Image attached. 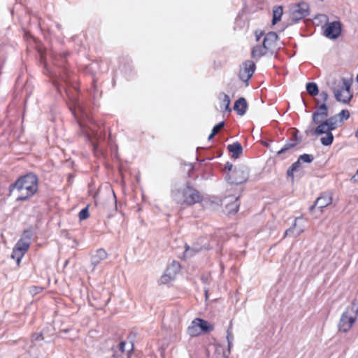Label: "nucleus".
I'll list each match as a JSON object with an SVG mask.
<instances>
[{
  "instance_id": "31",
  "label": "nucleus",
  "mask_w": 358,
  "mask_h": 358,
  "mask_svg": "<svg viewBox=\"0 0 358 358\" xmlns=\"http://www.w3.org/2000/svg\"><path fill=\"white\" fill-rule=\"evenodd\" d=\"M299 159L300 162L311 163L314 160V157L313 155L303 154L299 156Z\"/></svg>"
},
{
  "instance_id": "26",
  "label": "nucleus",
  "mask_w": 358,
  "mask_h": 358,
  "mask_svg": "<svg viewBox=\"0 0 358 358\" xmlns=\"http://www.w3.org/2000/svg\"><path fill=\"white\" fill-rule=\"evenodd\" d=\"M133 350H134V345L131 343L130 349L127 350L126 354L123 355V354L120 353L119 351L114 350L113 354L112 355V358H129Z\"/></svg>"
},
{
  "instance_id": "49",
  "label": "nucleus",
  "mask_w": 358,
  "mask_h": 358,
  "mask_svg": "<svg viewBox=\"0 0 358 358\" xmlns=\"http://www.w3.org/2000/svg\"><path fill=\"white\" fill-rule=\"evenodd\" d=\"M228 342V350L230 351L231 347H232V341H227Z\"/></svg>"
},
{
  "instance_id": "11",
  "label": "nucleus",
  "mask_w": 358,
  "mask_h": 358,
  "mask_svg": "<svg viewBox=\"0 0 358 358\" xmlns=\"http://www.w3.org/2000/svg\"><path fill=\"white\" fill-rule=\"evenodd\" d=\"M255 64L252 61L248 60L243 64V69L239 72V78L242 81L246 83V85L249 84V80L252 76L255 70Z\"/></svg>"
},
{
  "instance_id": "52",
  "label": "nucleus",
  "mask_w": 358,
  "mask_h": 358,
  "mask_svg": "<svg viewBox=\"0 0 358 358\" xmlns=\"http://www.w3.org/2000/svg\"><path fill=\"white\" fill-rule=\"evenodd\" d=\"M185 248H186L185 252L187 253L188 251H189V246L187 245H185Z\"/></svg>"
},
{
  "instance_id": "18",
  "label": "nucleus",
  "mask_w": 358,
  "mask_h": 358,
  "mask_svg": "<svg viewBox=\"0 0 358 358\" xmlns=\"http://www.w3.org/2000/svg\"><path fill=\"white\" fill-rule=\"evenodd\" d=\"M229 152L232 153L234 158H238L243 152V148L240 143L235 142L227 146Z\"/></svg>"
},
{
  "instance_id": "27",
  "label": "nucleus",
  "mask_w": 358,
  "mask_h": 358,
  "mask_svg": "<svg viewBox=\"0 0 358 358\" xmlns=\"http://www.w3.org/2000/svg\"><path fill=\"white\" fill-rule=\"evenodd\" d=\"M187 333L191 336H196L200 334L201 331L196 324L194 323V320L192 322V324L187 328Z\"/></svg>"
},
{
  "instance_id": "2",
  "label": "nucleus",
  "mask_w": 358,
  "mask_h": 358,
  "mask_svg": "<svg viewBox=\"0 0 358 358\" xmlns=\"http://www.w3.org/2000/svg\"><path fill=\"white\" fill-rule=\"evenodd\" d=\"M38 178L33 173H29L20 177L14 183L9 187V192L11 194L16 191L18 195L16 198L17 201H26L38 191Z\"/></svg>"
},
{
  "instance_id": "41",
  "label": "nucleus",
  "mask_w": 358,
  "mask_h": 358,
  "mask_svg": "<svg viewBox=\"0 0 358 358\" xmlns=\"http://www.w3.org/2000/svg\"><path fill=\"white\" fill-rule=\"evenodd\" d=\"M296 171L292 167L290 166L287 171V176L288 178H291L292 181H294V172Z\"/></svg>"
},
{
  "instance_id": "25",
  "label": "nucleus",
  "mask_w": 358,
  "mask_h": 358,
  "mask_svg": "<svg viewBox=\"0 0 358 358\" xmlns=\"http://www.w3.org/2000/svg\"><path fill=\"white\" fill-rule=\"evenodd\" d=\"M297 145V142H289L287 141L284 147L277 152L276 156L280 157L281 155L287 152L289 150Z\"/></svg>"
},
{
  "instance_id": "20",
  "label": "nucleus",
  "mask_w": 358,
  "mask_h": 358,
  "mask_svg": "<svg viewBox=\"0 0 358 358\" xmlns=\"http://www.w3.org/2000/svg\"><path fill=\"white\" fill-rule=\"evenodd\" d=\"M282 7L281 6H274L273 8L272 24L275 25L281 20L282 15Z\"/></svg>"
},
{
  "instance_id": "51",
  "label": "nucleus",
  "mask_w": 358,
  "mask_h": 358,
  "mask_svg": "<svg viewBox=\"0 0 358 358\" xmlns=\"http://www.w3.org/2000/svg\"><path fill=\"white\" fill-rule=\"evenodd\" d=\"M263 35L262 33H261L259 35H256L257 41H259L260 39V37Z\"/></svg>"
},
{
  "instance_id": "14",
  "label": "nucleus",
  "mask_w": 358,
  "mask_h": 358,
  "mask_svg": "<svg viewBox=\"0 0 358 358\" xmlns=\"http://www.w3.org/2000/svg\"><path fill=\"white\" fill-rule=\"evenodd\" d=\"M278 38V34L274 31H270L266 34L263 44L269 50L273 52V49L276 47V41Z\"/></svg>"
},
{
  "instance_id": "8",
  "label": "nucleus",
  "mask_w": 358,
  "mask_h": 358,
  "mask_svg": "<svg viewBox=\"0 0 358 358\" xmlns=\"http://www.w3.org/2000/svg\"><path fill=\"white\" fill-rule=\"evenodd\" d=\"M309 14V6L307 3L301 2L294 6L291 12V20L296 22Z\"/></svg>"
},
{
  "instance_id": "35",
  "label": "nucleus",
  "mask_w": 358,
  "mask_h": 358,
  "mask_svg": "<svg viewBox=\"0 0 358 358\" xmlns=\"http://www.w3.org/2000/svg\"><path fill=\"white\" fill-rule=\"evenodd\" d=\"M125 345L126 343L124 341H121L119 343L118 349L116 350L117 351H119L120 353L124 355L127 353V350H125Z\"/></svg>"
},
{
  "instance_id": "33",
  "label": "nucleus",
  "mask_w": 358,
  "mask_h": 358,
  "mask_svg": "<svg viewBox=\"0 0 358 358\" xmlns=\"http://www.w3.org/2000/svg\"><path fill=\"white\" fill-rule=\"evenodd\" d=\"M296 220H297V218L295 219L293 225L290 228H289L288 229H287L285 231V236H291L294 233V229L296 227Z\"/></svg>"
},
{
  "instance_id": "54",
  "label": "nucleus",
  "mask_w": 358,
  "mask_h": 358,
  "mask_svg": "<svg viewBox=\"0 0 358 358\" xmlns=\"http://www.w3.org/2000/svg\"><path fill=\"white\" fill-rule=\"evenodd\" d=\"M263 145L266 147H268V143H263Z\"/></svg>"
},
{
  "instance_id": "19",
  "label": "nucleus",
  "mask_w": 358,
  "mask_h": 358,
  "mask_svg": "<svg viewBox=\"0 0 358 358\" xmlns=\"http://www.w3.org/2000/svg\"><path fill=\"white\" fill-rule=\"evenodd\" d=\"M269 50L263 44L262 45H256L252 50V57L255 59H259L261 57L265 55Z\"/></svg>"
},
{
  "instance_id": "13",
  "label": "nucleus",
  "mask_w": 358,
  "mask_h": 358,
  "mask_svg": "<svg viewBox=\"0 0 358 358\" xmlns=\"http://www.w3.org/2000/svg\"><path fill=\"white\" fill-rule=\"evenodd\" d=\"M332 203V196L329 193H322L321 195L316 199L314 204L310 207V211H313L317 206L322 211L323 208L330 205Z\"/></svg>"
},
{
  "instance_id": "48",
  "label": "nucleus",
  "mask_w": 358,
  "mask_h": 358,
  "mask_svg": "<svg viewBox=\"0 0 358 358\" xmlns=\"http://www.w3.org/2000/svg\"><path fill=\"white\" fill-rule=\"evenodd\" d=\"M315 103L317 105V107L320 105L321 100L319 99H315L314 100Z\"/></svg>"
},
{
  "instance_id": "37",
  "label": "nucleus",
  "mask_w": 358,
  "mask_h": 358,
  "mask_svg": "<svg viewBox=\"0 0 358 358\" xmlns=\"http://www.w3.org/2000/svg\"><path fill=\"white\" fill-rule=\"evenodd\" d=\"M320 95V97L321 100L322 101V103H326L329 98V94L326 91H322L320 93L318 94Z\"/></svg>"
},
{
  "instance_id": "10",
  "label": "nucleus",
  "mask_w": 358,
  "mask_h": 358,
  "mask_svg": "<svg viewBox=\"0 0 358 358\" xmlns=\"http://www.w3.org/2000/svg\"><path fill=\"white\" fill-rule=\"evenodd\" d=\"M180 270V265L178 262L173 261L166 269L164 274L161 277L160 282L166 284L175 279L176 275Z\"/></svg>"
},
{
  "instance_id": "6",
  "label": "nucleus",
  "mask_w": 358,
  "mask_h": 358,
  "mask_svg": "<svg viewBox=\"0 0 358 358\" xmlns=\"http://www.w3.org/2000/svg\"><path fill=\"white\" fill-rule=\"evenodd\" d=\"M351 83L346 78L342 79V85H338V88H334L333 92L337 101L348 103L353 95L350 92Z\"/></svg>"
},
{
  "instance_id": "43",
  "label": "nucleus",
  "mask_w": 358,
  "mask_h": 358,
  "mask_svg": "<svg viewBox=\"0 0 358 358\" xmlns=\"http://www.w3.org/2000/svg\"><path fill=\"white\" fill-rule=\"evenodd\" d=\"M301 163L299 161V159H298V160L296 162H295L294 163H293L291 166L292 167V169H294L296 171H297L298 169H299V167L301 166Z\"/></svg>"
},
{
  "instance_id": "45",
  "label": "nucleus",
  "mask_w": 358,
  "mask_h": 358,
  "mask_svg": "<svg viewBox=\"0 0 358 358\" xmlns=\"http://www.w3.org/2000/svg\"><path fill=\"white\" fill-rule=\"evenodd\" d=\"M33 289L34 290L31 291V292L34 293V294H36V293H38L40 291H41L42 288L39 287H34Z\"/></svg>"
},
{
  "instance_id": "23",
  "label": "nucleus",
  "mask_w": 358,
  "mask_h": 358,
  "mask_svg": "<svg viewBox=\"0 0 358 358\" xmlns=\"http://www.w3.org/2000/svg\"><path fill=\"white\" fill-rule=\"evenodd\" d=\"M240 203L238 202V198H236L235 200L226 205V208L229 214H235L238 212L239 208Z\"/></svg>"
},
{
  "instance_id": "44",
  "label": "nucleus",
  "mask_w": 358,
  "mask_h": 358,
  "mask_svg": "<svg viewBox=\"0 0 358 358\" xmlns=\"http://www.w3.org/2000/svg\"><path fill=\"white\" fill-rule=\"evenodd\" d=\"M312 125H313V124H310V126H309V127L306 129L305 133H306L307 135H308L310 133H312V134H313V130H314L315 129H313V128L312 127Z\"/></svg>"
},
{
  "instance_id": "34",
  "label": "nucleus",
  "mask_w": 358,
  "mask_h": 358,
  "mask_svg": "<svg viewBox=\"0 0 358 358\" xmlns=\"http://www.w3.org/2000/svg\"><path fill=\"white\" fill-rule=\"evenodd\" d=\"M234 169V167L231 163L227 162L224 171L227 172L226 174H230L233 171Z\"/></svg>"
},
{
  "instance_id": "40",
  "label": "nucleus",
  "mask_w": 358,
  "mask_h": 358,
  "mask_svg": "<svg viewBox=\"0 0 358 358\" xmlns=\"http://www.w3.org/2000/svg\"><path fill=\"white\" fill-rule=\"evenodd\" d=\"M43 336L41 333L34 334L31 337V341H37L43 340Z\"/></svg>"
},
{
  "instance_id": "28",
  "label": "nucleus",
  "mask_w": 358,
  "mask_h": 358,
  "mask_svg": "<svg viewBox=\"0 0 358 358\" xmlns=\"http://www.w3.org/2000/svg\"><path fill=\"white\" fill-rule=\"evenodd\" d=\"M25 253L19 251L18 250L13 248L11 257L12 259H15L17 262V264L19 266L21 262L22 258L24 255Z\"/></svg>"
},
{
  "instance_id": "47",
  "label": "nucleus",
  "mask_w": 358,
  "mask_h": 358,
  "mask_svg": "<svg viewBox=\"0 0 358 358\" xmlns=\"http://www.w3.org/2000/svg\"><path fill=\"white\" fill-rule=\"evenodd\" d=\"M355 182H358V170L356 172V174L352 178Z\"/></svg>"
},
{
  "instance_id": "30",
  "label": "nucleus",
  "mask_w": 358,
  "mask_h": 358,
  "mask_svg": "<svg viewBox=\"0 0 358 358\" xmlns=\"http://www.w3.org/2000/svg\"><path fill=\"white\" fill-rule=\"evenodd\" d=\"M337 115L341 124H342L344 120H346L350 117V112L348 110L343 109L338 114H337Z\"/></svg>"
},
{
  "instance_id": "38",
  "label": "nucleus",
  "mask_w": 358,
  "mask_h": 358,
  "mask_svg": "<svg viewBox=\"0 0 358 358\" xmlns=\"http://www.w3.org/2000/svg\"><path fill=\"white\" fill-rule=\"evenodd\" d=\"M220 96H223V99H222V103L224 106H227V105H230V98L229 96L224 94V93H221L220 94Z\"/></svg>"
},
{
  "instance_id": "7",
  "label": "nucleus",
  "mask_w": 358,
  "mask_h": 358,
  "mask_svg": "<svg viewBox=\"0 0 358 358\" xmlns=\"http://www.w3.org/2000/svg\"><path fill=\"white\" fill-rule=\"evenodd\" d=\"M317 124V127L313 130V134L315 136L326 134L325 136L320 138L321 143L324 146H329L331 145L334 138V135L331 133L333 129H330V127H329L328 124L324 120Z\"/></svg>"
},
{
  "instance_id": "5",
  "label": "nucleus",
  "mask_w": 358,
  "mask_h": 358,
  "mask_svg": "<svg viewBox=\"0 0 358 358\" xmlns=\"http://www.w3.org/2000/svg\"><path fill=\"white\" fill-rule=\"evenodd\" d=\"M249 178V169L243 165L240 164L234 166L231 173L226 174L225 179L231 184L239 185L245 182Z\"/></svg>"
},
{
  "instance_id": "15",
  "label": "nucleus",
  "mask_w": 358,
  "mask_h": 358,
  "mask_svg": "<svg viewBox=\"0 0 358 358\" xmlns=\"http://www.w3.org/2000/svg\"><path fill=\"white\" fill-rule=\"evenodd\" d=\"M107 257V252L102 248L96 250L92 253L91 256V264L93 266V270L101 261L106 259Z\"/></svg>"
},
{
  "instance_id": "50",
  "label": "nucleus",
  "mask_w": 358,
  "mask_h": 358,
  "mask_svg": "<svg viewBox=\"0 0 358 358\" xmlns=\"http://www.w3.org/2000/svg\"><path fill=\"white\" fill-rule=\"evenodd\" d=\"M230 105H227V106H225V110L228 112H231V109L229 106Z\"/></svg>"
},
{
  "instance_id": "53",
  "label": "nucleus",
  "mask_w": 358,
  "mask_h": 358,
  "mask_svg": "<svg viewBox=\"0 0 358 358\" xmlns=\"http://www.w3.org/2000/svg\"><path fill=\"white\" fill-rule=\"evenodd\" d=\"M301 231H302V230H299V231L297 232L296 235H295V236H299V235H300V234L301 233Z\"/></svg>"
},
{
  "instance_id": "57",
  "label": "nucleus",
  "mask_w": 358,
  "mask_h": 358,
  "mask_svg": "<svg viewBox=\"0 0 358 358\" xmlns=\"http://www.w3.org/2000/svg\"><path fill=\"white\" fill-rule=\"evenodd\" d=\"M356 80H357V82L358 83V73H357V76Z\"/></svg>"
},
{
  "instance_id": "12",
  "label": "nucleus",
  "mask_w": 358,
  "mask_h": 358,
  "mask_svg": "<svg viewBox=\"0 0 358 358\" xmlns=\"http://www.w3.org/2000/svg\"><path fill=\"white\" fill-rule=\"evenodd\" d=\"M329 107L326 103H322L312 115V124H319L329 115Z\"/></svg>"
},
{
  "instance_id": "16",
  "label": "nucleus",
  "mask_w": 358,
  "mask_h": 358,
  "mask_svg": "<svg viewBox=\"0 0 358 358\" xmlns=\"http://www.w3.org/2000/svg\"><path fill=\"white\" fill-rule=\"evenodd\" d=\"M248 108V103L244 97L238 98L234 103V110L236 111L237 114L243 116L245 114Z\"/></svg>"
},
{
  "instance_id": "24",
  "label": "nucleus",
  "mask_w": 358,
  "mask_h": 358,
  "mask_svg": "<svg viewBox=\"0 0 358 358\" xmlns=\"http://www.w3.org/2000/svg\"><path fill=\"white\" fill-rule=\"evenodd\" d=\"M30 243H28L23 239H20L15 244L14 248L25 253L29 248Z\"/></svg>"
},
{
  "instance_id": "29",
  "label": "nucleus",
  "mask_w": 358,
  "mask_h": 358,
  "mask_svg": "<svg viewBox=\"0 0 358 358\" xmlns=\"http://www.w3.org/2000/svg\"><path fill=\"white\" fill-rule=\"evenodd\" d=\"M33 235L34 234L31 229H27L23 231L20 239H23L24 241L31 243V239L32 238Z\"/></svg>"
},
{
  "instance_id": "36",
  "label": "nucleus",
  "mask_w": 358,
  "mask_h": 358,
  "mask_svg": "<svg viewBox=\"0 0 358 358\" xmlns=\"http://www.w3.org/2000/svg\"><path fill=\"white\" fill-rule=\"evenodd\" d=\"M225 125L224 121L219 122L215 127H213L212 131H215V134H217L220 129H222Z\"/></svg>"
},
{
  "instance_id": "32",
  "label": "nucleus",
  "mask_w": 358,
  "mask_h": 358,
  "mask_svg": "<svg viewBox=\"0 0 358 358\" xmlns=\"http://www.w3.org/2000/svg\"><path fill=\"white\" fill-rule=\"evenodd\" d=\"M90 216V213H89V210H88V207H85L84 208H83L80 213H79V219L80 220H86L87 218H88Z\"/></svg>"
},
{
  "instance_id": "1",
  "label": "nucleus",
  "mask_w": 358,
  "mask_h": 358,
  "mask_svg": "<svg viewBox=\"0 0 358 358\" xmlns=\"http://www.w3.org/2000/svg\"><path fill=\"white\" fill-rule=\"evenodd\" d=\"M58 74L59 78L53 80L52 84L59 93L62 92V90H64L66 93L71 101V103H69V109L79 124L80 132L91 143L94 150H95L98 147L99 141L102 139V138L98 134L97 131H96L94 124L90 119L79 101L71 94L70 90L67 89L66 86H64L60 83L59 80L67 84V69L64 67L60 69Z\"/></svg>"
},
{
  "instance_id": "3",
  "label": "nucleus",
  "mask_w": 358,
  "mask_h": 358,
  "mask_svg": "<svg viewBox=\"0 0 358 358\" xmlns=\"http://www.w3.org/2000/svg\"><path fill=\"white\" fill-rule=\"evenodd\" d=\"M172 196L176 203L187 206H192L199 203L203 199L200 192L189 184L182 189L173 190Z\"/></svg>"
},
{
  "instance_id": "17",
  "label": "nucleus",
  "mask_w": 358,
  "mask_h": 358,
  "mask_svg": "<svg viewBox=\"0 0 358 358\" xmlns=\"http://www.w3.org/2000/svg\"><path fill=\"white\" fill-rule=\"evenodd\" d=\"M194 323L197 324L200 331L208 333L213 330V326L203 319L196 318L194 320Z\"/></svg>"
},
{
  "instance_id": "55",
  "label": "nucleus",
  "mask_w": 358,
  "mask_h": 358,
  "mask_svg": "<svg viewBox=\"0 0 358 358\" xmlns=\"http://www.w3.org/2000/svg\"><path fill=\"white\" fill-rule=\"evenodd\" d=\"M355 136H356L357 138H358V128H357V131H356V132H355Z\"/></svg>"
},
{
  "instance_id": "39",
  "label": "nucleus",
  "mask_w": 358,
  "mask_h": 358,
  "mask_svg": "<svg viewBox=\"0 0 358 358\" xmlns=\"http://www.w3.org/2000/svg\"><path fill=\"white\" fill-rule=\"evenodd\" d=\"M231 328H232V325L231 324H230L227 331V341H232L233 339H234V337H233V335H232V332H231Z\"/></svg>"
},
{
  "instance_id": "56",
  "label": "nucleus",
  "mask_w": 358,
  "mask_h": 358,
  "mask_svg": "<svg viewBox=\"0 0 358 358\" xmlns=\"http://www.w3.org/2000/svg\"><path fill=\"white\" fill-rule=\"evenodd\" d=\"M56 26H57V27L58 29H61V25H60L59 24H57V25H56Z\"/></svg>"
},
{
  "instance_id": "46",
  "label": "nucleus",
  "mask_w": 358,
  "mask_h": 358,
  "mask_svg": "<svg viewBox=\"0 0 358 358\" xmlns=\"http://www.w3.org/2000/svg\"><path fill=\"white\" fill-rule=\"evenodd\" d=\"M217 134H215V131H211V134L209 135L208 138V140L210 141L211 140L215 135H216Z\"/></svg>"
},
{
  "instance_id": "42",
  "label": "nucleus",
  "mask_w": 358,
  "mask_h": 358,
  "mask_svg": "<svg viewBox=\"0 0 358 358\" xmlns=\"http://www.w3.org/2000/svg\"><path fill=\"white\" fill-rule=\"evenodd\" d=\"M297 132H298V131L296 130L295 132H294L292 134L291 141H292V142H297V145H298L301 142V139L298 138Z\"/></svg>"
},
{
  "instance_id": "21",
  "label": "nucleus",
  "mask_w": 358,
  "mask_h": 358,
  "mask_svg": "<svg viewBox=\"0 0 358 358\" xmlns=\"http://www.w3.org/2000/svg\"><path fill=\"white\" fill-rule=\"evenodd\" d=\"M324 120L327 122L329 127H330V129H332L333 130L336 129L341 124L337 115L329 117H327Z\"/></svg>"
},
{
  "instance_id": "9",
  "label": "nucleus",
  "mask_w": 358,
  "mask_h": 358,
  "mask_svg": "<svg viewBox=\"0 0 358 358\" xmlns=\"http://www.w3.org/2000/svg\"><path fill=\"white\" fill-rule=\"evenodd\" d=\"M342 30V24L339 21L328 22L325 24L324 35L329 39L338 38Z\"/></svg>"
},
{
  "instance_id": "22",
  "label": "nucleus",
  "mask_w": 358,
  "mask_h": 358,
  "mask_svg": "<svg viewBox=\"0 0 358 358\" xmlns=\"http://www.w3.org/2000/svg\"><path fill=\"white\" fill-rule=\"evenodd\" d=\"M308 94L311 96H315L319 94L318 86L315 83H308L306 86Z\"/></svg>"
},
{
  "instance_id": "4",
  "label": "nucleus",
  "mask_w": 358,
  "mask_h": 358,
  "mask_svg": "<svg viewBox=\"0 0 358 358\" xmlns=\"http://www.w3.org/2000/svg\"><path fill=\"white\" fill-rule=\"evenodd\" d=\"M358 317V305L353 300L350 306L345 308L342 313L338 324V329L340 332L347 333L356 322Z\"/></svg>"
}]
</instances>
